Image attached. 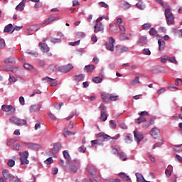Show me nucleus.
<instances>
[{
    "mask_svg": "<svg viewBox=\"0 0 182 182\" xmlns=\"http://www.w3.org/2000/svg\"><path fill=\"white\" fill-rule=\"evenodd\" d=\"M103 19H105V16H102L95 21V25L94 26L95 33H97V32H103V31H105L103 24L100 22L101 21H103Z\"/></svg>",
    "mask_w": 182,
    "mask_h": 182,
    "instance_id": "nucleus-1",
    "label": "nucleus"
},
{
    "mask_svg": "<svg viewBox=\"0 0 182 182\" xmlns=\"http://www.w3.org/2000/svg\"><path fill=\"white\" fill-rule=\"evenodd\" d=\"M70 166L68 168V171L70 173L75 174V173H77V170L80 168V161L77 160H74L73 162L69 164Z\"/></svg>",
    "mask_w": 182,
    "mask_h": 182,
    "instance_id": "nucleus-2",
    "label": "nucleus"
},
{
    "mask_svg": "<svg viewBox=\"0 0 182 182\" xmlns=\"http://www.w3.org/2000/svg\"><path fill=\"white\" fill-rule=\"evenodd\" d=\"M97 137H99L100 139H102L104 141H114V140H117L120 137V136L118 135L116 137H112L105 134L104 132H100L97 134Z\"/></svg>",
    "mask_w": 182,
    "mask_h": 182,
    "instance_id": "nucleus-3",
    "label": "nucleus"
},
{
    "mask_svg": "<svg viewBox=\"0 0 182 182\" xmlns=\"http://www.w3.org/2000/svg\"><path fill=\"white\" fill-rule=\"evenodd\" d=\"M9 122L13 124H16V126H25V124H26V120L21 119L16 117H10Z\"/></svg>",
    "mask_w": 182,
    "mask_h": 182,
    "instance_id": "nucleus-4",
    "label": "nucleus"
},
{
    "mask_svg": "<svg viewBox=\"0 0 182 182\" xmlns=\"http://www.w3.org/2000/svg\"><path fill=\"white\" fill-rule=\"evenodd\" d=\"M165 16L167 19L166 22L168 25H173V23H174V16H173L171 10H170L169 8L166 9Z\"/></svg>",
    "mask_w": 182,
    "mask_h": 182,
    "instance_id": "nucleus-5",
    "label": "nucleus"
},
{
    "mask_svg": "<svg viewBox=\"0 0 182 182\" xmlns=\"http://www.w3.org/2000/svg\"><path fill=\"white\" fill-rule=\"evenodd\" d=\"M19 155L21 156L20 160L21 161V164H29V160H28L29 152H28V151L19 152Z\"/></svg>",
    "mask_w": 182,
    "mask_h": 182,
    "instance_id": "nucleus-6",
    "label": "nucleus"
},
{
    "mask_svg": "<svg viewBox=\"0 0 182 182\" xmlns=\"http://www.w3.org/2000/svg\"><path fill=\"white\" fill-rule=\"evenodd\" d=\"M114 38L113 37L109 38V42L105 43V46L107 50H110L111 52L114 51Z\"/></svg>",
    "mask_w": 182,
    "mask_h": 182,
    "instance_id": "nucleus-7",
    "label": "nucleus"
},
{
    "mask_svg": "<svg viewBox=\"0 0 182 182\" xmlns=\"http://www.w3.org/2000/svg\"><path fill=\"white\" fill-rule=\"evenodd\" d=\"M1 110H3V112H10V114H15V112L16 109L12 105H3L1 106Z\"/></svg>",
    "mask_w": 182,
    "mask_h": 182,
    "instance_id": "nucleus-8",
    "label": "nucleus"
},
{
    "mask_svg": "<svg viewBox=\"0 0 182 182\" xmlns=\"http://www.w3.org/2000/svg\"><path fill=\"white\" fill-rule=\"evenodd\" d=\"M100 108L101 109V115L100 120L102 122H106L107 120V114H106L107 107L105 105H100Z\"/></svg>",
    "mask_w": 182,
    "mask_h": 182,
    "instance_id": "nucleus-9",
    "label": "nucleus"
},
{
    "mask_svg": "<svg viewBox=\"0 0 182 182\" xmlns=\"http://www.w3.org/2000/svg\"><path fill=\"white\" fill-rule=\"evenodd\" d=\"M73 69V65L71 64H68L66 65H63L58 68V71L62 72L63 73H68V72H70Z\"/></svg>",
    "mask_w": 182,
    "mask_h": 182,
    "instance_id": "nucleus-10",
    "label": "nucleus"
},
{
    "mask_svg": "<svg viewBox=\"0 0 182 182\" xmlns=\"http://www.w3.org/2000/svg\"><path fill=\"white\" fill-rule=\"evenodd\" d=\"M87 171L92 176H96L97 174V169L96 166L92 164H88L87 166Z\"/></svg>",
    "mask_w": 182,
    "mask_h": 182,
    "instance_id": "nucleus-11",
    "label": "nucleus"
},
{
    "mask_svg": "<svg viewBox=\"0 0 182 182\" xmlns=\"http://www.w3.org/2000/svg\"><path fill=\"white\" fill-rule=\"evenodd\" d=\"M134 139L138 141V143H140L141 140H143V134L141 132H139V131H134Z\"/></svg>",
    "mask_w": 182,
    "mask_h": 182,
    "instance_id": "nucleus-12",
    "label": "nucleus"
},
{
    "mask_svg": "<svg viewBox=\"0 0 182 182\" xmlns=\"http://www.w3.org/2000/svg\"><path fill=\"white\" fill-rule=\"evenodd\" d=\"M38 46L41 48V50L44 53H46L50 50L49 46L45 43H39Z\"/></svg>",
    "mask_w": 182,
    "mask_h": 182,
    "instance_id": "nucleus-13",
    "label": "nucleus"
},
{
    "mask_svg": "<svg viewBox=\"0 0 182 182\" xmlns=\"http://www.w3.org/2000/svg\"><path fill=\"white\" fill-rule=\"evenodd\" d=\"M150 134L154 137V139H157V136L160 135V129L156 127L153 128L151 130Z\"/></svg>",
    "mask_w": 182,
    "mask_h": 182,
    "instance_id": "nucleus-14",
    "label": "nucleus"
},
{
    "mask_svg": "<svg viewBox=\"0 0 182 182\" xmlns=\"http://www.w3.org/2000/svg\"><path fill=\"white\" fill-rule=\"evenodd\" d=\"M14 28V26H12L11 23L6 26L4 29V32L5 33H14V30H12Z\"/></svg>",
    "mask_w": 182,
    "mask_h": 182,
    "instance_id": "nucleus-15",
    "label": "nucleus"
},
{
    "mask_svg": "<svg viewBox=\"0 0 182 182\" xmlns=\"http://www.w3.org/2000/svg\"><path fill=\"white\" fill-rule=\"evenodd\" d=\"M31 113H35V112H39L41 107L39 105H31L29 109Z\"/></svg>",
    "mask_w": 182,
    "mask_h": 182,
    "instance_id": "nucleus-16",
    "label": "nucleus"
},
{
    "mask_svg": "<svg viewBox=\"0 0 182 182\" xmlns=\"http://www.w3.org/2000/svg\"><path fill=\"white\" fill-rule=\"evenodd\" d=\"M115 49L119 53H124V52H129V48L127 47L115 46Z\"/></svg>",
    "mask_w": 182,
    "mask_h": 182,
    "instance_id": "nucleus-17",
    "label": "nucleus"
},
{
    "mask_svg": "<svg viewBox=\"0 0 182 182\" xmlns=\"http://www.w3.org/2000/svg\"><path fill=\"white\" fill-rule=\"evenodd\" d=\"M135 176L136 177V181L137 182H147L146 179H144V177L141 173H136Z\"/></svg>",
    "mask_w": 182,
    "mask_h": 182,
    "instance_id": "nucleus-18",
    "label": "nucleus"
},
{
    "mask_svg": "<svg viewBox=\"0 0 182 182\" xmlns=\"http://www.w3.org/2000/svg\"><path fill=\"white\" fill-rule=\"evenodd\" d=\"M62 149V144L60 143H55L54 144L53 148V153H58L60 149Z\"/></svg>",
    "mask_w": 182,
    "mask_h": 182,
    "instance_id": "nucleus-19",
    "label": "nucleus"
},
{
    "mask_svg": "<svg viewBox=\"0 0 182 182\" xmlns=\"http://www.w3.org/2000/svg\"><path fill=\"white\" fill-rule=\"evenodd\" d=\"M158 44L159 50H163L164 48H166V42H164V41L162 39L158 40Z\"/></svg>",
    "mask_w": 182,
    "mask_h": 182,
    "instance_id": "nucleus-20",
    "label": "nucleus"
},
{
    "mask_svg": "<svg viewBox=\"0 0 182 182\" xmlns=\"http://www.w3.org/2000/svg\"><path fill=\"white\" fill-rule=\"evenodd\" d=\"M84 70H85V72L90 73L93 72V70H95V65H85L84 68Z\"/></svg>",
    "mask_w": 182,
    "mask_h": 182,
    "instance_id": "nucleus-21",
    "label": "nucleus"
},
{
    "mask_svg": "<svg viewBox=\"0 0 182 182\" xmlns=\"http://www.w3.org/2000/svg\"><path fill=\"white\" fill-rule=\"evenodd\" d=\"M139 43H140L141 46H144V45H147V37L141 36L139 38Z\"/></svg>",
    "mask_w": 182,
    "mask_h": 182,
    "instance_id": "nucleus-22",
    "label": "nucleus"
},
{
    "mask_svg": "<svg viewBox=\"0 0 182 182\" xmlns=\"http://www.w3.org/2000/svg\"><path fill=\"white\" fill-rule=\"evenodd\" d=\"M28 149H33V150H39V149H41V146L38 144L30 142Z\"/></svg>",
    "mask_w": 182,
    "mask_h": 182,
    "instance_id": "nucleus-23",
    "label": "nucleus"
},
{
    "mask_svg": "<svg viewBox=\"0 0 182 182\" xmlns=\"http://www.w3.org/2000/svg\"><path fill=\"white\" fill-rule=\"evenodd\" d=\"M64 132H65V134H64L65 137H68V136H75L76 134V133L69 131V128H65Z\"/></svg>",
    "mask_w": 182,
    "mask_h": 182,
    "instance_id": "nucleus-24",
    "label": "nucleus"
},
{
    "mask_svg": "<svg viewBox=\"0 0 182 182\" xmlns=\"http://www.w3.org/2000/svg\"><path fill=\"white\" fill-rule=\"evenodd\" d=\"M25 2H26V1L23 0L22 2H21V3L16 7V11H23V6H25Z\"/></svg>",
    "mask_w": 182,
    "mask_h": 182,
    "instance_id": "nucleus-25",
    "label": "nucleus"
},
{
    "mask_svg": "<svg viewBox=\"0 0 182 182\" xmlns=\"http://www.w3.org/2000/svg\"><path fill=\"white\" fill-rule=\"evenodd\" d=\"M147 119H146V117H140L137 119H135V123H138V124H140L141 123H144L145 122H146Z\"/></svg>",
    "mask_w": 182,
    "mask_h": 182,
    "instance_id": "nucleus-26",
    "label": "nucleus"
},
{
    "mask_svg": "<svg viewBox=\"0 0 182 182\" xmlns=\"http://www.w3.org/2000/svg\"><path fill=\"white\" fill-rule=\"evenodd\" d=\"M136 6L138 9H141V11H143V9L146 8V5L143 4V1H139L136 3Z\"/></svg>",
    "mask_w": 182,
    "mask_h": 182,
    "instance_id": "nucleus-27",
    "label": "nucleus"
},
{
    "mask_svg": "<svg viewBox=\"0 0 182 182\" xmlns=\"http://www.w3.org/2000/svg\"><path fill=\"white\" fill-rule=\"evenodd\" d=\"M2 174L5 180H8V178H9V176L11 175V173H9V171H8L7 169L3 170Z\"/></svg>",
    "mask_w": 182,
    "mask_h": 182,
    "instance_id": "nucleus-28",
    "label": "nucleus"
},
{
    "mask_svg": "<svg viewBox=\"0 0 182 182\" xmlns=\"http://www.w3.org/2000/svg\"><path fill=\"white\" fill-rule=\"evenodd\" d=\"M119 177H121V178H123L124 180H125V181H129V180H130V177L126 175L125 173L121 172L119 173Z\"/></svg>",
    "mask_w": 182,
    "mask_h": 182,
    "instance_id": "nucleus-29",
    "label": "nucleus"
},
{
    "mask_svg": "<svg viewBox=\"0 0 182 182\" xmlns=\"http://www.w3.org/2000/svg\"><path fill=\"white\" fill-rule=\"evenodd\" d=\"M101 96L103 102H105L106 103L110 102V97H109L107 94H102Z\"/></svg>",
    "mask_w": 182,
    "mask_h": 182,
    "instance_id": "nucleus-30",
    "label": "nucleus"
},
{
    "mask_svg": "<svg viewBox=\"0 0 182 182\" xmlns=\"http://www.w3.org/2000/svg\"><path fill=\"white\" fill-rule=\"evenodd\" d=\"M168 168L169 169H166L165 171V174L166 176V177H170L171 176V171L170 170H173V166L171 165L168 166Z\"/></svg>",
    "mask_w": 182,
    "mask_h": 182,
    "instance_id": "nucleus-31",
    "label": "nucleus"
},
{
    "mask_svg": "<svg viewBox=\"0 0 182 182\" xmlns=\"http://www.w3.org/2000/svg\"><path fill=\"white\" fill-rule=\"evenodd\" d=\"M118 156L122 161H126V160H127V156H126L124 152L118 153Z\"/></svg>",
    "mask_w": 182,
    "mask_h": 182,
    "instance_id": "nucleus-32",
    "label": "nucleus"
},
{
    "mask_svg": "<svg viewBox=\"0 0 182 182\" xmlns=\"http://www.w3.org/2000/svg\"><path fill=\"white\" fill-rule=\"evenodd\" d=\"M39 29H41V26L40 25H35V26H32L31 27H30L28 31H34L35 32H36V31H39Z\"/></svg>",
    "mask_w": 182,
    "mask_h": 182,
    "instance_id": "nucleus-33",
    "label": "nucleus"
},
{
    "mask_svg": "<svg viewBox=\"0 0 182 182\" xmlns=\"http://www.w3.org/2000/svg\"><path fill=\"white\" fill-rule=\"evenodd\" d=\"M4 63H15V58L10 57L4 60Z\"/></svg>",
    "mask_w": 182,
    "mask_h": 182,
    "instance_id": "nucleus-34",
    "label": "nucleus"
},
{
    "mask_svg": "<svg viewBox=\"0 0 182 182\" xmlns=\"http://www.w3.org/2000/svg\"><path fill=\"white\" fill-rule=\"evenodd\" d=\"M119 100V95H114V94H111L109 96V102H114Z\"/></svg>",
    "mask_w": 182,
    "mask_h": 182,
    "instance_id": "nucleus-35",
    "label": "nucleus"
},
{
    "mask_svg": "<svg viewBox=\"0 0 182 182\" xmlns=\"http://www.w3.org/2000/svg\"><path fill=\"white\" fill-rule=\"evenodd\" d=\"M75 80H77V82H81V80H83L85 79V75L83 74H80L78 75H75Z\"/></svg>",
    "mask_w": 182,
    "mask_h": 182,
    "instance_id": "nucleus-36",
    "label": "nucleus"
},
{
    "mask_svg": "<svg viewBox=\"0 0 182 182\" xmlns=\"http://www.w3.org/2000/svg\"><path fill=\"white\" fill-rule=\"evenodd\" d=\"M158 32L156 30H155L154 28H151L149 30V35H151V36H154V35H157Z\"/></svg>",
    "mask_w": 182,
    "mask_h": 182,
    "instance_id": "nucleus-37",
    "label": "nucleus"
},
{
    "mask_svg": "<svg viewBox=\"0 0 182 182\" xmlns=\"http://www.w3.org/2000/svg\"><path fill=\"white\" fill-rule=\"evenodd\" d=\"M50 86L53 87V86H58V81L55 79H53L51 80V81H50V82H48Z\"/></svg>",
    "mask_w": 182,
    "mask_h": 182,
    "instance_id": "nucleus-38",
    "label": "nucleus"
},
{
    "mask_svg": "<svg viewBox=\"0 0 182 182\" xmlns=\"http://www.w3.org/2000/svg\"><path fill=\"white\" fill-rule=\"evenodd\" d=\"M92 80L95 83H102V80H103V79L100 77H95Z\"/></svg>",
    "mask_w": 182,
    "mask_h": 182,
    "instance_id": "nucleus-39",
    "label": "nucleus"
},
{
    "mask_svg": "<svg viewBox=\"0 0 182 182\" xmlns=\"http://www.w3.org/2000/svg\"><path fill=\"white\" fill-rule=\"evenodd\" d=\"M150 28H151V24L147 23H144L142 26V28L144 31H147V29H150Z\"/></svg>",
    "mask_w": 182,
    "mask_h": 182,
    "instance_id": "nucleus-40",
    "label": "nucleus"
},
{
    "mask_svg": "<svg viewBox=\"0 0 182 182\" xmlns=\"http://www.w3.org/2000/svg\"><path fill=\"white\" fill-rule=\"evenodd\" d=\"M142 54L146 55H151V52L150 51V50L149 48H144L142 50Z\"/></svg>",
    "mask_w": 182,
    "mask_h": 182,
    "instance_id": "nucleus-41",
    "label": "nucleus"
},
{
    "mask_svg": "<svg viewBox=\"0 0 182 182\" xmlns=\"http://www.w3.org/2000/svg\"><path fill=\"white\" fill-rule=\"evenodd\" d=\"M63 154L64 156V159H66L67 160L70 159V155L68 152V151H63Z\"/></svg>",
    "mask_w": 182,
    "mask_h": 182,
    "instance_id": "nucleus-42",
    "label": "nucleus"
},
{
    "mask_svg": "<svg viewBox=\"0 0 182 182\" xmlns=\"http://www.w3.org/2000/svg\"><path fill=\"white\" fill-rule=\"evenodd\" d=\"M79 153H86V146H81L78 148Z\"/></svg>",
    "mask_w": 182,
    "mask_h": 182,
    "instance_id": "nucleus-43",
    "label": "nucleus"
},
{
    "mask_svg": "<svg viewBox=\"0 0 182 182\" xmlns=\"http://www.w3.org/2000/svg\"><path fill=\"white\" fill-rule=\"evenodd\" d=\"M112 151L111 153H112V154H117L119 156V150H117V148H115L114 146H112L111 147Z\"/></svg>",
    "mask_w": 182,
    "mask_h": 182,
    "instance_id": "nucleus-44",
    "label": "nucleus"
},
{
    "mask_svg": "<svg viewBox=\"0 0 182 182\" xmlns=\"http://www.w3.org/2000/svg\"><path fill=\"white\" fill-rule=\"evenodd\" d=\"M168 62H170L171 63H175V65H177V63H178L177 62V60H176V58H168Z\"/></svg>",
    "mask_w": 182,
    "mask_h": 182,
    "instance_id": "nucleus-45",
    "label": "nucleus"
},
{
    "mask_svg": "<svg viewBox=\"0 0 182 182\" xmlns=\"http://www.w3.org/2000/svg\"><path fill=\"white\" fill-rule=\"evenodd\" d=\"M7 164L9 166V167H14L15 166V161H14V159H10L9 160Z\"/></svg>",
    "mask_w": 182,
    "mask_h": 182,
    "instance_id": "nucleus-46",
    "label": "nucleus"
},
{
    "mask_svg": "<svg viewBox=\"0 0 182 182\" xmlns=\"http://www.w3.org/2000/svg\"><path fill=\"white\" fill-rule=\"evenodd\" d=\"M45 163L47 165L52 164V163H53V159H52V157H50L45 161Z\"/></svg>",
    "mask_w": 182,
    "mask_h": 182,
    "instance_id": "nucleus-47",
    "label": "nucleus"
},
{
    "mask_svg": "<svg viewBox=\"0 0 182 182\" xmlns=\"http://www.w3.org/2000/svg\"><path fill=\"white\" fill-rule=\"evenodd\" d=\"M139 116H141V117H144V116H149V112L147 111H142L139 113H138Z\"/></svg>",
    "mask_w": 182,
    "mask_h": 182,
    "instance_id": "nucleus-48",
    "label": "nucleus"
},
{
    "mask_svg": "<svg viewBox=\"0 0 182 182\" xmlns=\"http://www.w3.org/2000/svg\"><path fill=\"white\" fill-rule=\"evenodd\" d=\"M0 48L1 49H4L5 48V40L0 38Z\"/></svg>",
    "mask_w": 182,
    "mask_h": 182,
    "instance_id": "nucleus-49",
    "label": "nucleus"
},
{
    "mask_svg": "<svg viewBox=\"0 0 182 182\" xmlns=\"http://www.w3.org/2000/svg\"><path fill=\"white\" fill-rule=\"evenodd\" d=\"M42 80H43V82H47V83H49L50 82H52V78L47 76V77L42 78Z\"/></svg>",
    "mask_w": 182,
    "mask_h": 182,
    "instance_id": "nucleus-50",
    "label": "nucleus"
},
{
    "mask_svg": "<svg viewBox=\"0 0 182 182\" xmlns=\"http://www.w3.org/2000/svg\"><path fill=\"white\" fill-rule=\"evenodd\" d=\"M176 151H182V144L175 146Z\"/></svg>",
    "mask_w": 182,
    "mask_h": 182,
    "instance_id": "nucleus-51",
    "label": "nucleus"
},
{
    "mask_svg": "<svg viewBox=\"0 0 182 182\" xmlns=\"http://www.w3.org/2000/svg\"><path fill=\"white\" fill-rule=\"evenodd\" d=\"M80 43V40H78L77 41L70 43V45L71 46H77V45H79Z\"/></svg>",
    "mask_w": 182,
    "mask_h": 182,
    "instance_id": "nucleus-52",
    "label": "nucleus"
},
{
    "mask_svg": "<svg viewBox=\"0 0 182 182\" xmlns=\"http://www.w3.org/2000/svg\"><path fill=\"white\" fill-rule=\"evenodd\" d=\"M148 158L152 163H156V158H154L153 156H151L150 154H148Z\"/></svg>",
    "mask_w": 182,
    "mask_h": 182,
    "instance_id": "nucleus-53",
    "label": "nucleus"
},
{
    "mask_svg": "<svg viewBox=\"0 0 182 182\" xmlns=\"http://www.w3.org/2000/svg\"><path fill=\"white\" fill-rule=\"evenodd\" d=\"M100 6H101V8H107V6H109V5H107V4L101 1L99 3Z\"/></svg>",
    "mask_w": 182,
    "mask_h": 182,
    "instance_id": "nucleus-54",
    "label": "nucleus"
},
{
    "mask_svg": "<svg viewBox=\"0 0 182 182\" xmlns=\"http://www.w3.org/2000/svg\"><path fill=\"white\" fill-rule=\"evenodd\" d=\"M14 143H16V139H11L9 141L7 142L8 146H11V144H14Z\"/></svg>",
    "mask_w": 182,
    "mask_h": 182,
    "instance_id": "nucleus-55",
    "label": "nucleus"
},
{
    "mask_svg": "<svg viewBox=\"0 0 182 182\" xmlns=\"http://www.w3.org/2000/svg\"><path fill=\"white\" fill-rule=\"evenodd\" d=\"M136 83H140V80H139V77H136L134 80L132 81V85L134 86Z\"/></svg>",
    "mask_w": 182,
    "mask_h": 182,
    "instance_id": "nucleus-56",
    "label": "nucleus"
},
{
    "mask_svg": "<svg viewBox=\"0 0 182 182\" xmlns=\"http://www.w3.org/2000/svg\"><path fill=\"white\" fill-rule=\"evenodd\" d=\"M53 20L51 17H49L48 19H46L44 22V23H46V25H49V23H52Z\"/></svg>",
    "mask_w": 182,
    "mask_h": 182,
    "instance_id": "nucleus-57",
    "label": "nucleus"
},
{
    "mask_svg": "<svg viewBox=\"0 0 182 182\" xmlns=\"http://www.w3.org/2000/svg\"><path fill=\"white\" fill-rule=\"evenodd\" d=\"M161 144H163V142H157L153 146L152 149H154L157 147H160V146H161Z\"/></svg>",
    "mask_w": 182,
    "mask_h": 182,
    "instance_id": "nucleus-58",
    "label": "nucleus"
},
{
    "mask_svg": "<svg viewBox=\"0 0 182 182\" xmlns=\"http://www.w3.org/2000/svg\"><path fill=\"white\" fill-rule=\"evenodd\" d=\"M116 126H117L116 122L113 120H111L110 121V127H112V129H115Z\"/></svg>",
    "mask_w": 182,
    "mask_h": 182,
    "instance_id": "nucleus-59",
    "label": "nucleus"
},
{
    "mask_svg": "<svg viewBox=\"0 0 182 182\" xmlns=\"http://www.w3.org/2000/svg\"><path fill=\"white\" fill-rule=\"evenodd\" d=\"M125 142L127 144L132 143V138H130V136H127L125 138Z\"/></svg>",
    "mask_w": 182,
    "mask_h": 182,
    "instance_id": "nucleus-60",
    "label": "nucleus"
},
{
    "mask_svg": "<svg viewBox=\"0 0 182 182\" xmlns=\"http://www.w3.org/2000/svg\"><path fill=\"white\" fill-rule=\"evenodd\" d=\"M79 5H80V3L77 0L73 1V6H79Z\"/></svg>",
    "mask_w": 182,
    "mask_h": 182,
    "instance_id": "nucleus-61",
    "label": "nucleus"
},
{
    "mask_svg": "<svg viewBox=\"0 0 182 182\" xmlns=\"http://www.w3.org/2000/svg\"><path fill=\"white\" fill-rule=\"evenodd\" d=\"M23 67L25 69H32V65L28 63H24Z\"/></svg>",
    "mask_w": 182,
    "mask_h": 182,
    "instance_id": "nucleus-62",
    "label": "nucleus"
},
{
    "mask_svg": "<svg viewBox=\"0 0 182 182\" xmlns=\"http://www.w3.org/2000/svg\"><path fill=\"white\" fill-rule=\"evenodd\" d=\"M132 6V5H130V4L129 3H125L123 4V7L124 8V9H129V8H130Z\"/></svg>",
    "mask_w": 182,
    "mask_h": 182,
    "instance_id": "nucleus-63",
    "label": "nucleus"
},
{
    "mask_svg": "<svg viewBox=\"0 0 182 182\" xmlns=\"http://www.w3.org/2000/svg\"><path fill=\"white\" fill-rule=\"evenodd\" d=\"M38 129H41V123L39 122H37L35 125V130H38Z\"/></svg>",
    "mask_w": 182,
    "mask_h": 182,
    "instance_id": "nucleus-64",
    "label": "nucleus"
}]
</instances>
